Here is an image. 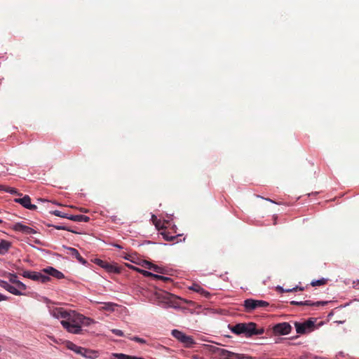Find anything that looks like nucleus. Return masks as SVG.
Returning <instances> with one entry per match:
<instances>
[{
  "mask_svg": "<svg viewBox=\"0 0 359 359\" xmlns=\"http://www.w3.org/2000/svg\"><path fill=\"white\" fill-rule=\"evenodd\" d=\"M229 330L236 335L243 334L245 337H251L254 335H261L264 332L263 327L257 328L255 323H237L235 325H229Z\"/></svg>",
  "mask_w": 359,
  "mask_h": 359,
  "instance_id": "obj_1",
  "label": "nucleus"
},
{
  "mask_svg": "<svg viewBox=\"0 0 359 359\" xmlns=\"http://www.w3.org/2000/svg\"><path fill=\"white\" fill-rule=\"evenodd\" d=\"M81 314L72 311L67 318V320L64 322H60L62 327L67 330V332L72 334H80L82 329L80 326Z\"/></svg>",
  "mask_w": 359,
  "mask_h": 359,
  "instance_id": "obj_2",
  "label": "nucleus"
},
{
  "mask_svg": "<svg viewBox=\"0 0 359 359\" xmlns=\"http://www.w3.org/2000/svg\"><path fill=\"white\" fill-rule=\"evenodd\" d=\"M176 297L164 290L155 291L150 298L151 302H157L158 304L173 306Z\"/></svg>",
  "mask_w": 359,
  "mask_h": 359,
  "instance_id": "obj_3",
  "label": "nucleus"
},
{
  "mask_svg": "<svg viewBox=\"0 0 359 359\" xmlns=\"http://www.w3.org/2000/svg\"><path fill=\"white\" fill-rule=\"evenodd\" d=\"M269 303L264 300H257L253 299H247L244 301L243 306L247 312H251L259 308L269 306Z\"/></svg>",
  "mask_w": 359,
  "mask_h": 359,
  "instance_id": "obj_4",
  "label": "nucleus"
},
{
  "mask_svg": "<svg viewBox=\"0 0 359 359\" xmlns=\"http://www.w3.org/2000/svg\"><path fill=\"white\" fill-rule=\"evenodd\" d=\"M172 335L174 338L182 343L187 348L191 347L192 345L195 344L192 337L188 336L178 330H173L172 331Z\"/></svg>",
  "mask_w": 359,
  "mask_h": 359,
  "instance_id": "obj_5",
  "label": "nucleus"
},
{
  "mask_svg": "<svg viewBox=\"0 0 359 359\" xmlns=\"http://www.w3.org/2000/svg\"><path fill=\"white\" fill-rule=\"evenodd\" d=\"M219 356L222 358V359H257L255 357L245 354L233 353L224 348L222 351H219Z\"/></svg>",
  "mask_w": 359,
  "mask_h": 359,
  "instance_id": "obj_6",
  "label": "nucleus"
},
{
  "mask_svg": "<svg viewBox=\"0 0 359 359\" xmlns=\"http://www.w3.org/2000/svg\"><path fill=\"white\" fill-rule=\"evenodd\" d=\"M71 311V310L68 311L62 307H53L49 309L50 315L55 318H61V322H64L67 320Z\"/></svg>",
  "mask_w": 359,
  "mask_h": 359,
  "instance_id": "obj_7",
  "label": "nucleus"
},
{
  "mask_svg": "<svg viewBox=\"0 0 359 359\" xmlns=\"http://www.w3.org/2000/svg\"><path fill=\"white\" fill-rule=\"evenodd\" d=\"M294 326L296 328V331L297 334H305L306 332H310L313 330V327L315 326L314 321L311 319H309L304 323H294Z\"/></svg>",
  "mask_w": 359,
  "mask_h": 359,
  "instance_id": "obj_8",
  "label": "nucleus"
},
{
  "mask_svg": "<svg viewBox=\"0 0 359 359\" xmlns=\"http://www.w3.org/2000/svg\"><path fill=\"white\" fill-rule=\"evenodd\" d=\"M292 327L288 323H278L273 326L274 333L280 335H285L291 332Z\"/></svg>",
  "mask_w": 359,
  "mask_h": 359,
  "instance_id": "obj_9",
  "label": "nucleus"
},
{
  "mask_svg": "<svg viewBox=\"0 0 359 359\" xmlns=\"http://www.w3.org/2000/svg\"><path fill=\"white\" fill-rule=\"evenodd\" d=\"M13 229L15 231L21 232L27 235L34 234L36 233V231L34 229L20 222L14 224Z\"/></svg>",
  "mask_w": 359,
  "mask_h": 359,
  "instance_id": "obj_10",
  "label": "nucleus"
},
{
  "mask_svg": "<svg viewBox=\"0 0 359 359\" xmlns=\"http://www.w3.org/2000/svg\"><path fill=\"white\" fill-rule=\"evenodd\" d=\"M15 202L21 204L27 209L34 210L37 208L36 205L31 203V198L28 195H25L22 198H15Z\"/></svg>",
  "mask_w": 359,
  "mask_h": 359,
  "instance_id": "obj_11",
  "label": "nucleus"
},
{
  "mask_svg": "<svg viewBox=\"0 0 359 359\" xmlns=\"http://www.w3.org/2000/svg\"><path fill=\"white\" fill-rule=\"evenodd\" d=\"M68 348L72 351H74V352L77 353H79L81 355H83L86 357H89L90 358L91 355H90V352L89 351H88L87 349L84 348H82V347H80V346H78L72 343H71L69 346H68Z\"/></svg>",
  "mask_w": 359,
  "mask_h": 359,
  "instance_id": "obj_12",
  "label": "nucleus"
},
{
  "mask_svg": "<svg viewBox=\"0 0 359 359\" xmlns=\"http://www.w3.org/2000/svg\"><path fill=\"white\" fill-rule=\"evenodd\" d=\"M326 304H327V302H313L309 300L304 301V302H297V301L290 302V304L294 305V306H320V305H325Z\"/></svg>",
  "mask_w": 359,
  "mask_h": 359,
  "instance_id": "obj_13",
  "label": "nucleus"
},
{
  "mask_svg": "<svg viewBox=\"0 0 359 359\" xmlns=\"http://www.w3.org/2000/svg\"><path fill=\"white\" fill-rule=\"evenodd\" d=\"M103 269L109 273H120L121 272V268L120 266L116 264H111L107 262L103 266Z\"/></svg>",
  "mask_w": 359,
  "mask_h": 359,
  "instance_id": "obj_14",
  "label": "nucleus"
},
{
  "mask_svg": "<svg viewBox=\"0 0 359 359\" xmlns=\"http://www.w3.org/2000/svg\"><path fill=\"white\" fill-rule=\"evenodd\" d=\"M43 272L57 279H60L64 277V275L62 272L59 271L58 270L53 267H48L47 269H43Z\"/></svg>",
  "mask_w": 359,
  "mask_h": 359,
  "instance_id": "obj_15",
  "label": "nucleus"
},
{
  "mask_svg": "<svg viewBox=\"0 0 359 359\" xmlns=\"http://www.w3.org/2000/svg\"><path fill=\"white\" fill-rule=\"evenodd\" d=\"M68 219L78 222H88L90 220V217L83 215H69Z\"/></svg>",
  "mask_w": 359,
  "mask_h": 359,
  "instance_id": "obj_16",
  "label": "nucleus"
},
{
  "mask_svg": "<svg viewBox=\"0 0 359 359\" xmlns=\"http://www.w3.org/2000/svg\"><path fill=\"white\" fill-rule=\"evenodd\" d=\"M190 289L194 292H196L198 293H200L203 296L205 297H208L210 296V292L205 290L203 287H201L198 284H193L192 286L190 287Z\"/></svg>",
  "mask_w": 359,
  "mask_h": 359,
  "instance_id": "obj_17",
  "label": "nucleus"
},
{
  "mask_svg": "<svg viewBox=\"0 0 359 359\" xmlns=\"http://www.w3.org/2000/svg\"><path fill=\"white\" fill-rule=\"evenodd\" d=\"M11 247V243L7 241L1 240L0 241V255H5Z\"/></svg>",
  "mask_w": 359,
  "mask_h": 359,
  "instance_id": "obj_18",
  "label": "nucleus"
},
{
  "mask_svg": "<svg viewBox=\"0 0 359 359\" xmlns=\"http://www.w3.org/2000/svg\"><path fill=\"white\" fill-rule=\"evenodd\" d=\"M68 250H69V253L72 256L78 259V261L79 262H81V264H85L86 262V260L81 256L80 253L79 252V251L76 249L73 248H69Z\"/></svg>",
  "mask_w": 359,
  "mask_h": 359,
  "instance_id": "obj_19",
  "label": "nucleus"
},
{
  "mask_svg": "<svg viewBox=\"0 0 359 359\" xmlns=\"http://www.w3.org/2000/svg\"><path fill=\"white\" fill-rule=\"evenodd\" d=\"M161 234L162 235L163 238H164V240L167 241H173V242H175V243H178V239H179V237H180V235L178 236H171L170 235V233L164 231H162L161 233Z\"/></svg>",
  "mask_w": 359,
  "mask_h": 359,
  "instance_id": "obj_20",
  "label": "nucleus"
},
{
  "mask_svg": "<svg viewBox=\"0 0 359 359\" xmlns=\"http://www.w3.org/2000/svg\"><path fill=\"white\" fill-rule=\"evenodd\" d=\"M113 355L117 359H144L141 357L132 356L123 353H114Z\"/></svg>",
  "mask_w": 359,
  "mask_h": 359,
  "instance_id": "obj_21",
  "label": "nucleus"
},
{
  "mask_svg": "<svg viewBox=\"0 0 359 359\" xmlns=\"http://www.w3.org/2000/svg\"><path fill=\"white\" fill-rule=\"evenodd\" d=\"M92 323H94V320L90 318L86 317L83 315L81 314V322H80V326L85 325L88 326L91 325Z\"/></svg>",
  "mask_w": 359,
  "mask_h": 359,
  "instance_id": "obj_22",
  "label": "nucleus"
},
{
  "mask_svg": "<svg viewBox=\"0 0 359 359\" xmlns=\"http://www.w3.org/2000/svg\"><path fill=\"white\" fill-rule=\"evenodd\" d=\"M103 306L100 309V310L113 311L114 307L117 305L111 302L102 303Z\"/></svg>",
  "mask_w": 359,
  "mask_h": 359,
  "instance_id": "obj_23",
  "label": "nucleus"
},
{
  "mask_svg": "<svg viewBox=\"0 0 359 359\" xmlns=\"http://www.w3.org/2000/svg\"><path fill=\"white\" fill-rule=\"evenodd\" d=\"M1 190H3V191H4L7 193H10L11 194L22 195L21 194H19L18 192V190L15 188L10 187H6V186H3V185H1Z\"/></svg>",
  "mask_w": 359,
  "mask_h": 359,
  "instance_id": "obj_24",
  "label": "nucleus"
},
{
  "mask_svg": "<svg viewBox=\"0 0 359 359\" xmlns=\"http://www.w3.org/2000/svg\"><path fill=\"white\" fill-rule=\"evenodd\" d=\"M9 292H11L13 294L20 296L23 295L24 294L20 292L19 290L17 289L16 286L11 285L9 286L8 290Z\"/></svg>",
  "mask_w": 359,
  "mask_h": 359,
  "instance_id": "obj_25",
  "label": "nucleus"
},
{
  "mask_svg": "<svg viewBox=\"0 0 359 359\" xmlns=\"http://www.w3.org/2000/svg\"><path fill=\"white\" fill-rule=\"evenodd\" d=\"M326 283H327V280L325 278H321V279L318 280H313L311 283V285L312 286L315 287V286H320V285H325Z\"/></svg>",
  "mask_w": 359,
  "mask_h": 359,
  "instance_id": "obj_26",
  "label": "nucleus"
},
{
  "mask_svg": "<svg viewBox=\"0 0 359 359\" xmlns=\"http://www.w3.org/2000/svg\"><path fill=\"white\" fill-rule=\"evenodd\" d=\"M6 276L8 278L9 281L13 284H15L18 280L15 273H8Z\"/></svg>",
  "mask_w": 359,
  "mask_h": 359,
  "instance_id": "obj_27",
  "label": "nucleus"
},
{
  "mask_svg": "<svg viewBox=\"0 0 359 359\" xmlns=\"http://www.w3.org/2000/svg\"><path fill=\"white\" fill-rule=\"evenodd\" d=\"M50 280V278L48 276L43 274L41 273H39V282L45 283L48 282Z\"/></svg>",
  "mask_w": 359,
  "mask_h": 359,
  "instance_id": "obj_28",
  "label": "nucleus"
},
{
  "mask_svg": "<svg viewBox=\"0 0 359 359\" xmlns=\"http://www.w3.org/2000/svg\"><path fill=\"white\" fill-rule=\"evenodd\" d=\"M53 215H55V216H57V217H62V218H67L68 219V217H69V215L68 214H65V213H63L59 210H54L51 212Z\"/></svg>",
  "mask_w": 359,
  "mask_h": 359,
  "instance_id": "obj_29",
  "label": "nucleus"
},
{
  "mask_svg": "<svg viewBox=\"0 0 359 359\" xmlns=\"http://www.w3.org/2000/svg\"><path fill=\"white\" fill-rule=\"evenodd\" d=\"M128 337L130 340L136 341V342L140 343V344H146L147 343V341L144 339L140 338L139 337L135 336V337Z\"/></svg>",
  "mask_w": 359,
  "mask_h": 359,
  "instance_id": "obj_30",
  "label": "nucleus"
},
{
  "mask_svg": "<svg viewBox=\"0 0 359 359\" xmlns=\"http://www.w3.org/2000/svg\"><path fill=\"white\" fill-rule=\"evenodd\" d=\"M15 285L17 289L19 290L20 292L22 290H25L27 289V286L20 280H18Z\"/></svg>",
  "mask_w": 359,
  "mask_h": 359,
  "instance_id": "obj_31",
  "label": "nucleus"
},
{
  "mask_svg": "<svg viewBox=\"0 0 359 359\" xmlns=\"http://www.w3.org/2000/svg\"><path fill=\"white\" fill-rule=\"evenodd\" d=\"M138 272L142 273V275H144V276L146 277H152L153 278H154V276H156V274H154L149 271H145V270H142V269H139L138 270Z\"/></svg>",
  "mask_w": 359,
  "mask_h": 359,
  "instance_id": "obj_32",
  "label": "nucleus"
},
{
  "mask_svg": "<svg viewBox=\"0 0 359 359\" xmlns=\"http://www.w3.org/2000/svg\"><path fill=\"white\" fill-rule=\"evenodd\" d=\"M222 350H223V348H219L217 346H210V348H209L210 351L217 354L219 356V351H222Z\"/></svg>",
  "mask_w": 359,
  "mask_h": 359,
  "instance_id": "obj_33",
  "label": "nucleus"
},
{
  "mask_svg": "<svg viewBox=\"0 0 359 359\" xmlns=\"http://www.w3.org/2000/svg\"><path fill=\"white\" fill-rule=\"evenodd\" d=\"M151 267V270H153L154 271L156 272V273H163V269L161 267L156 265V264H154L152 265Z\"/></svg>",
  "mask_w": 359,
  "mask_h": 359,
  "instance_id": "obj_34",
  "label": "nucleus"
},
{
  "mask_svg": "<svg viewBox=\"0 0 359 359\" xmlns=\"http://www.w3.org/2000/svg\"><path fill=\"white\" fill-rule=\"evenodd\" d=\"M154 279L161 280H163L164 282H168V281L170 280V278L165 277V276H160V275L154 276Z\"/></svg>",
  "mask_w": 359,
  "mask_h": 359,
  "instance_id": "obj_35",
  "label": "nucleus"
},
{
  "mask_svg": "<svg viewBox=\"0 0 359 359\" xmlns=\"http://www.w3.org/2000/svg\"><path fill=\"white\" fill-rule=\"evenodd\" d=\"M0 286L8 291L10 284L5 280H0Z\"/></svg>",
  "mask_w": 359,
  "mask_h": 359,
  "instance_id": "obj_36",
  "label": "nucleus"
},
{
  "mask_svg": "<svg viewBox=\"0 0 359 359\" xmlns=\"http://www.w3.org/2000/svg\"><path fill=\"white\" fill-rule=\"evenodd\" d=\"M31 280L39 281V273L33 271L31 276Z\"/></svg>",
  "mask_w": 359,
  "mask_h": 359,
  "instance_id": "obj_37",
  "label": "nucleus"
},
{
  "mask_svg": "<svg viewBox=\"0 0 359 359\" xmlns=\"http://www.w3.org/2000/svg\"><path fill=\"white\" fill-rule=\"evenodd\" d=\"M95 264H96L97 265L100 266V267L103 268V266L105 264V263L107 262L106 261H104V260H102L100 259H95Z\"/></svg>",
  "mask_w": 359,
  "mask_h": 359,
  "instance_id": "obj_38",
  "label": "nucleus"
},
{
  "mask_svg": "<svg viewBox=\"0 0 359 359\" xmlns=\"http://www.w3.org/2000/svg\"><path fill=\"white\" fill-rule=\"evenodd\" d=\"M304 289L302 287L296 286L293 288H291V290H285L286 292H293L297 291H303Z\"/></svg>",
  "mask_w": 359,
  "mask_h": 359,
  "instance_id": "obj_39",
  "label": "nucleus"
},
{
  "mask_svg": "<svg viewBox=\"0 0 359 359\" xmlns=\"http://www.w3.org/2000/svg\"><path fill=\"white\" fill-rule=\"evenodd\" d=\"M152 265H153L152 263H151L148 261H146V260L143 261V264H142V266H144L148 269H150V270L151 269V266H152Z\"/></svg>",
  "mask_w": 359,
  "mask_h": 359,
  "instance_id": "obj_40",
  "label": "nucleus"
},
{
  "mask_svg": "<svg viewBox=\"0 0 359 359\" xmlns=\"http://www.w3.org/2000/svg\"><path fill=\"white\" fill-rule=\"evenodd\" d=\"M33 271H24L21 275L25 277V278H31V276H32V273Z\"/></svg>",
  "mask_w": 359,
  "mask_h": 359,
  "instance_id": "obj_41",
  "label": "nucleus"
},
{
  "mask_svg": "<svg viewBox=\"0 0 359 359\" xmlns=\"http://www.w3.org/2000/svg\"><path fill=\"white\" fill-rule=\"evenodd\" d=\"M112 332L114 334H115L116 335L120 336V337H122L124 335L123 331H121V330H118V329L112 330Z\"/></svg>",
  "mask_w": 359,
  "mask_h": 359,
  "instance_id": "obj_42",
  "label": "nucleus"
},
{
  "mask_svg": "<svg viewBox=\"0 0 359 359\" xmlns=\"http://www.w3.org/2000/svg\"><path fill=\"white\" fill-rule=\"evenodd\" d=\"M53 226L55 229H58V230H67V231L73 232V231L70 230L65 226Z\"/></svg>",
  "mask_w": 359,
  "mask_h": 359,
  "instance_id": "obj_43",
  "label": "nucleus"
},
{
  "mask_svg": "<svg viewBox=\"0 0 359 359\" xmlns=\"http://www.w3.org/2000/svg\"><path fill=\"white\" fill-rule=\"evenodd\" d=\"M123 258L125 259H127V260H129L131 262H133V263H136V262L135 261L134 259V257L133 256L130 255H126L123 257Z\"/></svg>",
  "mask_w": 359,
  "mask_h": 359,
  "instance_id": "obj_44",
  "label": "nucleus"
},
{
  "mask_svg": "<svg viewBox=\"0 0 359 359\" xmlns=\"http://www.w3.org/2000/svg\"><path fill=\"white\" fill-rule=\"evenodd\" d=\"M125 265H126V266H127L128 268H129V269H133V270H134V271H137V272H138V270L140 269L139 268H137V267H136V266H133V265H131V264H127V263H126V264H125Z\"/></svg>",
  "mask_w": 359,
  "mask_h": 359,
  "instance_id": "obj_45",
  "label": "nucleus"
},
{
  "mask_svg": "<svg viewBox=\"0 0 359 359\" xmlns=\"http://www.w3.org/2000/svg\"><path fill=\"white\" fill-rule=\"evenodd\" d=\"M154 224L158 229H163L164 228L163 226H161V221H156Z\"/></svg>",
  "mask_w": 359,
  "mask_h": 359,
  "instance_id": "obj_46",
  "label": "nucleus"
},
{
  "mask_svg": "<svg viewBox=\"0 0 359 359\" xmlns=\"http://www.w3.org/2000/svg\"><path fill=\"white\" fill-rule=\"evenodd\" d=\"M8 297L0 293V302L7 300Z\"/></svg>",
  "mask_w": 359,
  "mask_h": 359,
  "instance_id": "obj_47",
  "label": "nucleus"
},
{
  "mask_svg": "<svg viewBox=\"0 0 359 359\" xmlns=\"http://www.w3.org/2000/svg\"><path fill=\"white\" fill-rule=\"evenodd\" d=\"M276 290H277L278 291H279L280 292H281V293H283V292H285V290H284V289H283L282 287H280V286H278V287H276Z\"/></svg>",
  "mask_w": 359,
  "mask_h": 359,
  "instance_id": "obj_48",
  "label": "nucleus"
},
{
  "mask_svg": "<svg viewBox=\"0 0 359 359\" xmlns=\"http://www.w3.org/2000/svg\"><path fill=\"white\" fill-rule=\"evenodd\" d=\"M151 219H152L154 223H155L156 221H158L156 217L154 215H152Z\"/></svg>",
  "mask_w": 359,
  "mask_h": 359,
  "instance_id": "obj_49",
  "label": "nucleus"
},
{
  "mask_svg": "<svg viewBox=\"0 0 359 359\" xmlns=\"http://www.w3.org/2000/svg\"><path fill=\"white\" fill-rule=\"evenodd\" d=\"M80 211L83 212H88V210L86 209V208H81L80 209Z\"/></svg>",
  "mask_w": 359,
  "mask_h": 359,
  "instance_id": "obj_50",
  "label": "nucleus"
},
{
  "mask_svg": "<svg viewBox=\"0 0 359 359\" xmlns=\"http://www.w3.org/2000/svg\"><path fill=\"white\" fill-rule=\"evenodd\" d=\"M192 358H193V359H199V358H200V357H199L198 355H194L192 356Z\"/></svg>",
  "mask_w": 359,
  "mask_h": 359,
  "instance_id": "obj_51",
  "label": "nucleus"
},
{
  "mask_svg": "<svg viewBox=\"0 0 359 359\" xmlns=\"http://www.w3.org/2000/svg\"><path fill=\"white\" fill-rule=\"evenodd\" d=\"M266 200L269 201H271V203H276V204H278V203H276V202L273 201V200H271V199L266 198Z\"/></svg>",
  "mask_w": 359,
  "mask_h": 359,
  "instance_id": "obj_52",
  "label": "nucleus"
},
{
  "mask_svg": "<svg viewBox=\"0 0 359 359\" xmlns=\"http://www.w3.org/2000/svg\"><path fill=\"white\" fill-rule=\"evenodd\" d=\"M114 246L116 247V248H121V247L119 245H118V244L114 245Z\"/></svg>",
  "mask_w": 359,
  "mask_h": 359,
  "instance_id": "obj_53",
  "label": "nucleus"
},
{
  "mask_svg": "<svg viewBox=\"0 0 359 359\" xmlns=\"http://www.w3.org/2000/svg\"><path fill=\"white\" fill-rule=\"evenodd\" d=\"M1 222H2V221L0 219V223H1Z\"/></svg>",
  "mask_w": 359,
  "mask_h": 359,
  "instance_id": "obj_54",
  "label": "nucleus"
}]
</instances>
